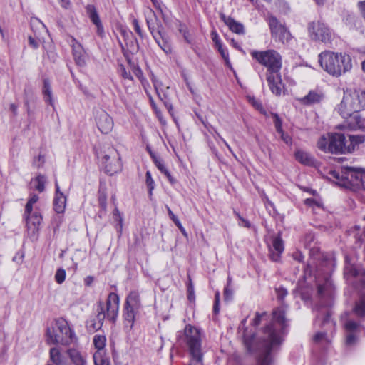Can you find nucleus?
I'll use <instances>...</instances> for the list:
<instances>
[{
	"label": "nucleus",
	"instance_id": "nucleus-1",
	"mask_svg": "<svg viewBox=\"0 0 365 365\" xmlns=\"http://www.w3.org/2000/svg\"><path fill=\"white\" fill-rule=\"evenodd\" d=\"M285 327L284 310L278 308L273 312V321L270 325L264 329V338L262 344L259 345V349H262L264 353V357L259 361V365L268 364L269 354L271 349L280 345L283 341Z\"/></svg>",
	"mask_w": 365,
	"mask_h": 365
},
{
	"label": "nucleus",
	"instance_id": "nucleus-2",
	"mask_svg": "<svg viewBox=\"0 0 365 365\" xmlns=\"http://www.w3.org/2000/svg\"><path fill=\"white\" fill-rule=\"evenodd\" d=\"M320 67L329 75L339 78L353 68L351 56L346 52H335L326 50L318 55Z\"/></svg>",
	"mask_w": 365,
	"mask_h": 365
},
{
	"label": "nucleus",
	"instance_id": "nucleus-3",
	"mask_svg": "<svg viewBox=\"0 0 365 365\" xmlns=\"http://www.w3.org/2000/svg\"><path fill=\"white\" fill-rule=\"evenodd\" d=\"M343 91L342 99L336 106L334 110L345 120L356 111L363 110L364 103L361 101L359 90L346 88Z\"/></svg>",
	"mask_w": 365,
	"mask_h": 365
},
{
	"label": "nucleus",
	"instance_id": "nucleus-4",
	"mask_svg": "<svg viewBox=\"0 0 365 365\" xmlns=\"http://www.w3.org/2000/svg\"><path fill=\"white\" fill-rule=\"evenodd\" d=\"M144 15L148 28L158 45L166 54L171 53L172 46L170 41L163 31V26L158 19L154 11L149 7H146L144 9Z\"/></svg>",
	"mask_w": 365,
	"mask_h": 365
},
{
	"label": "nucleus",
	"instance_id": "nucleus-5",
	"mask_svg": "<svg viewBox=\"0 0 365 365\" xmlns=\"http://www.w3.org/2000/svg\"><path fill=\"white\" fill-rule=\"evenodd\" d=\"M317 148L323 152L333 154H344L346 136L341 133H329L323 135L317 141Z\"/></svg>",
	"mask_w": 365,
	"mask_h": 365
},
{
	"label": "nucleus",
	"instance_id": "nucleus-6",
	"mask_svg": "<svg viewBox=\"0 0 365 365\" xmlns=\"http://www.w3.org/2000/svg\"><path fill=\"white\" fill-rule=\"evenodd\" d=\"M361 168L343 167L340 170H331L330 178L341 187L357 190L356 180L360 173Z\"/></svg>",
	"mask_w": 365,
	"mask_h": 365
},
{
	"label": "nucleus",
	"instance_id": "nucleus-7",
	"mask_svg": "<svg viewBox=\"0 0 365 365\" xmlns=\"http://www.w3.org/2000/svg\"><path fill=\"white\" fill-rule=\"evenodd\" d=\"M251 56L267 68V73L280 71L282 66V56L275 50L252 51Z\"/></svg>",
	"mask_w": 365,
	"mask_h": 365
},
{
	"label": "nucleus",
	"instance_id": "nucleus-8",
	"mask_svg": "<svg viewBox=\"0 0 365 365\" xmlns=\"http://www.w3.org/2000/svg\"><path fill=\"white\" fill-rule=\"evenodd\" d=\"M308 35L310 39L315 42L324 44L331 43L335 34L329 26L321 21H312L307 26Z\"/></svg>",
	"mask_w": 365,
	"mask_h": 365
},
{
	"label": "nucleus",
	"instance_id": "nucleus-9",
	"mask_svg": "<svg viewBox=\"0 0 365 365\" xmlns=\"http://www.w3.org/2000/svg\"><path fill=\"white\" fill-rule=\"evenodd\" d=\"M68 333V323L67 320L63 318H58L56 319L54 325L51 328L47 329V342L50 344L67 345Z\"/></svg>",
	"mask_w": 365,
	"mask_h": 365
},
{
	"label": "nucleus",
	"instance_id": "nucleus-10",
	"mask_svg": "<svg viewBox=\"0 0 365 365\" xmlns=\"http://www.w3.org/2000/svg\"><path fill=\"white\" fill-rule=\"evenodd\" d=\"M97 155L108 175H113L121 170L120 158L113 147H108L106 150L98 153Z\"/></svg>",
	"mask_w": 365,
	"mask_h": 365
},
{
	"label": "nucleus",
	"instance_id": "nucleus-11",
	"mask_svg": "<svg viewBox=\"0 0 365 365\" xmlns=\"http://www.w3.org/2000/svg\"><path fill=\"white\" fill-rule=\"evenodd\" d=\"M185 341L189 347L191 355L197 361L202 360L201 334L200 330L191 325H187L184 330Z\"/></svg>",
	"mask_w": 365,
	"mask_h": 365
},
{
	"label": "nucleus",
	"instance_id": "nucleus-12",
	"mask_svg": "<svg viewBox=\"0 0 365 365\" xmlns=\"http://www.w3.org/2000/svg\"><path fill=\"white\" fill-rule=\"evenodd\" d=\"M119 297L116 293L109 294L106 301V312H105L101 303L99 304L100 311L98 312L97 317L99 322L104 320L107 317L113 322H115L119 311Z\"/></svg>",
	"mask_w": 365,
	"mask_h": 365
},
{
	"label": "nucleus",
	"instance_id": "nucleus-13",
	"mask_svg": "<svg viewBox=\"0 0 365 365\" xmlns=\"http://www.w3.org/2000/svg\"><path fill=\"white\" fill-rule=\"evenodd\" d=\"M140 301L139 294L136 292H131L126 298L123 317L125 320L130 324L132 327L135 315L140 309Z\"/></svg>",
	"mask_w": 365,
	"mask_h": 365
},
{
	"label": "nucleus",
	"instance_id": "nucleus-14",
	"mask_svg": "<svg viewBox=\"0 0 365 365\" xmlns=\"http://www.w3.org/2000/svg\"><path fill=\"white\" fill-rule=\"evenodd\" d=\"M338 128H346L351 130H361L365 131V115L361 114L360 111H356L346 120H344V124L338 126Z\"/></svg>",
	"mask_w": 365,
	"mask_h": 365
},
{
	"label": "nucleus",
	"instance_id": "nucleus-15",
	"mask_svg": "<svg viewBox=\"0 0 365 365\" xmlns=\"http://www.w3.org/2000/svg\"><path fill=\"white\" fill-rule=\"evenodd\" d=\"M95 120L98 128L102 133L108 134L112 131L114 125L113 118L105 110L96 111Z\"/></svg>",
	"mask_w": 365,
	"mask_h": 365
},
{
	"label": "nucleus",
	"instance_id": "nucleus-16",
	"mask_svg": "<svg viewBox=\"0 0 365 365\" xmlns=\"http://www.w3.org/2000/svg\"><path fill=\"white\" fill-rule=\"evenodd\" d=\"M266 79L271 92L275 96H281L284 92V86L280 71L266 73Z\"/></svg>",
	"mask_w": 365,
	"mask_h": 365
},
{
	"label": "nucleus",
	"instance_id": "nucleus-17",
	"mask_svg": "<svg viewBox=\"0 0 365 365\" xmlns=\"http://www.w3.org/2000/svg\"><path fill=\"white\" fill-rule=\"evenodd\" d=\"M344 326L346 333V342L348 345L354 344L359 334L364 333V327L360 324L352 320H348Z\"/></svg>",
	"mask_w": 365,
	"mask_h": 365
},
{
	"label": "nucleus",
	"instance_id": "nucleus-18",
	"mask_svg": "<svg viewBox=\"0 0 365 365\" xmlns=\"http://www.w3.org/2000/svg\"><path fill=\"white\" fill-rule=\"evenodd\" d=\"M72 46V53L75 63L79 67H85L88 59V56L81 43L73 38L70 41Z\"/></svg>",
	"mask_w": 365,
	"mask_h": 365
},
{
	"label": "nucleus",
	"instance_id": "nucleus-19",
	"mask_svg": "<svg viewBox=\"0 0 365 365\" xmlns=\"http://www.w3.org/2000/svg\"><path fill=\"white\" fill-rule=\"evenodd\" d=\"M24 217L26 220L27 230L30 233L34 234L39 230L42 216L38 210H32L29 213H26L25 210Z\"/></svg>",
	"mask_w": 365,
	"mask_h": 365
},
{
	"label": "nucleus",
	"instance_id": "nucleus-20",
	"mask_svg": "<svg viewBox=\"0 0 365 365\" xmlns=\"http://www.w3.org/2000/svg\"><path fill=\"white\" fill-rule=\"evenodd\" d=\"M364 142V135H349L348 138H346V145L344 148V154L352 153L358 150Z\"/></svg>",
	"mask_w": 365,
	"mask_h": 365
},
{
	"label": "nucleus",
	"instance_id": "nucleus-21",
	"mask_svg": "<svg viewBox=\"0 0 365 365\" xmlns=\"http://www.w3.org/2000/svg\"><path fill=\"white\" fill-rule=\"evenodd\" d=\"M284 250V242L280 236L274 237L272 245L269 246L270 257L272 261L277 262Z\"/></svg>",
	"mask_w": 365,
	"mask_h": 365
},
{
	"label": "nucleus",
	"instance_id": "nucleus-22",
	"mask_svg": "<svg viewBox=\"0 0 365 365\" xmlns=\"http://www.w3.org/2000/svg\"><path fill=\"white\" fill-rule=\"evenodd\" d=\"M68 349H61L58 347H53L50 349V359L56 365H66V356Z\"/></svg>",
	"mask_w": 365,
	"mask_h": 365
},
{
	"label": "nucleus",
	"instance_id": "nucleus-23",
	"mask_svg": "<svg viewBox=\"0 0 365 365\" xmlns=\"http://www.w3.org/2000/svg\"><path fill=\"white\" fill-rule=\"evenodd\" d=\"M324 96L322 91L318 89L311 90L307 95L299 98V101L303 105H312L320 103Z\"/></svg>",
	"mask_w": 365,
	"mask_h": 365
},
{
	"label": "nucleus",
	"instance_id": "nucleus-24",
	"mask_svg": "<svg viewBox=\"0 0 365 365\" xmlns=\"http://www.w3.org/2000/svg\"><path fill=\"white\" fill-rule=\"evenodd\" d=\"M66 206V197L60 192L58 184H56V195L53 200V208L57 213H63Z\"/></svg>",
	"mask_w": 365,
	"mask_h": 365
},
{
	"label": "nucleus",
	"instance_id": "nucleus-25",
	"mask_svg": "<svg viewBox=\"0 0 365 365\" xmlns=\"http://www.w3.org/2000/svg\"><path fill=\"white\" fill-rule=\"evenodd\" d=\"M86 10L91 21L96 25L98 34L99 35H102L103 33V28L96 9L93 5H88L86 7Z\"/></svg>",
	"mask_w": 365,
	"mask_h": 365
},
{
	"label": "nucleus",
	"instance_id": "nucleus-26",
	"mask_svg": "<svg viewBox=\"0 0 365 365\" xmlns=\"http://www.w3.org/2000/svg\"><path fill=\"white\" fill-rule=\"evenodd\" d=\"M221 19L232 32L238 34H244V26L240 22L236 21L230 16H226L225 14L221 15Z\"/></svg>",
	"mask_w": 365,
	"mask_h": 365
},
{
	"label": "nucleus",
	"instance_id": "nucleus-27",
	"mask_svg": "<svg viewBox=\"0 0 365 365\" xmlns=\"http://www.w3.org/2000/svg\"><path fill=\"white\" fill-rule=\"evenodd\" d=\"M151 157L158 169L167 177L168 180L170 183L173 184L175 181L170 175L169 170L165 167L163 159H161L160 157L157 155H155L154 154H151Z\"/></svg>",
	"mask_w": 365,
	"mask_h": 365
},
{
	"label": "nucleus",
	"instance_id": "nucleus-28",
	"mask_svg": "<svg viewBox=\"0 0 365 365\" xmlns=\"http://www.w3.org/2000/svg\"><path fill=\"white\" fill-rule=\"evenodd\" d=\"M70 359L75 365L86 364V355L82 354L78 349H70Z\"/></svg>",
	"mask_w": 365,
	"mask_h": 365
},
{
	"label": "nucleus",
	"instance_id": "nucleus-29",
	"mask_svg": "<svg viewBox=\"0 0 365 365\" xmlns=\"http://www.w3.org/2000/svg\"><path fill=\"white\" fill-rule=\"evenodd\" d=\"M294 156L297 161L305 165H310L314 163L313 158L304 150H297Z\"/></svg>",
	"mask_w": 365,
	"mask_h": 365
},
{
	"label": "nucleus",
	"instance_id": "nucleus-30",
	"mask_svg": "<svg viewBox=\"0 0 365 365\" xmlns=\"http://www.w3.org/2000/svg\"><path fill=\"white\" fill-rule=\"evenodd\" d=\"M332 289V283L329 278H327L322 284L319 282L317 284L318 294L321 297L331 295Z\"/></svg>",
	"mask_w": 365,
	"mask_h": 365
},
{
	"label": "nucleus",
	"instance_id": "nucleus-31",
	"mask_svg": "<svg viewBox=\"0 0 365 365\" xmlns=\"http://www.w3.org/2000/svg\"><path fill=\"white\" fill-rule=\"evenodd\" d=\"M93 361L95 365H109L110 361L106 351H96L93 354Z\"/></svg>",
	"mask_w": 365,
	"mask_h": 365
},
{
	"label": "nucleus",
	"instance_id": "nucleus-32",
	"mask_svg": "<svg viewBox=\"0 0 365 365\" xmlns=\"http://www.w3.org/2000/svg\"><path fill=\"white\" fill-rule=\"evenodd\" d=\"M93 342L96 351L104 352L106 339L104 335L96 334L94 336Z\"/></svg>",
	"mask_w": 365,
	"mask_h": 365
},
{
	"label": "nucleus",
	"instance_id": "nucleus-33",
	"mask_svg": "<svg viewBox=\"0 0 365 365\" xmlns=\"http://www.w3.org/2000/svg\"><path fill=\"white\" fill-rule=\"evenodd\" d=\"M43 93L44 96L45 101L53 106V104L52 100L51 88L49 81L48 79H44L43 81Z\"/></svg>",
	"mask_w": 365,
	"mask_h": 365
},
{
	"label": "nucleus",
	"instance_id": "nucleus-34",
	"mask_svg": "<svg viewBox=\"0 0 365 365\" xmlns=\"http://www.w3.org/2000/svg\"><path fill=\"white\" fill-rule=\"evenodd\" d=\"M279 29L278 32L275 34L273 37L277 38L282 43L287 42L291 37L289 31L286 27H280Z\"/></svg>",
	"mask_w": 365,
	"mask_h": 365
},
{
	"label": "nucleus",
	"instance_id": "nucleus-35",
	"mask_svg": "<svg viewBox=\"0 0 365 365\" xmlns=\"http://www.w3.org/2000/svg\"><path fill=\"white\" fill-rule=\"evenodd\" d=\"M46 182V178L42 175H38L35 179L32 180V183L35 189L38 192H43L44 190Z\"/></svg>",
	"mask_w": 365,
	"mask_h": 365
},
{
	"label": "nucleus",
	"instance_id": "nucleus-36",
	"mask_svg": "<svg viewBox=\"0 0 365 365\" xmlns=\"http://www.w3.org/2000/svg\"><path fill=\"white\" fill-rule=\"evenodd\" d=\"M268 21L272 36L278 32L280 27H285L284 25L281 24L274 16L269 17Z\"/></svg>",
	"mask_w": 365,
	"mask_h": 365
},
{
	"label": "nucleus",
	"instance_id": "nucleus-37",
	"mask_svg": "<svg viewBox=\"0 0 365 365\" xmlns=\"http://www.w3.org/2000/svg\"><path fill=\"white\" fill-rule=\"evenodd\" d=\"M113 219L114 222H116L118 224V227H119L118 228V232H122V229H123V215L120 212V211L118 209V207H115L113 210Z\"/></svg>",
	"mask_w": 365,
	"mask_h": 365
},
{
	"label": "nucleus",
	"instance_id": "nucleus-38",
	"mask_svg": "<svg viewBox=\"0 0 365 365\" xmlns=\"http://www.w3.org/2000/svg\"><path fill=\"white\" fill-rule=\"evenodd\" d=\"M145 177H146L145 182H146V185L148 189V195L150 197L153 195V191L155 188V182L152 178L151 173L150 171L146 172Z\"/></svg>",
	"mask_w": 365,
	"mask_h": 365
},
{
	"label": "nucleus",
	"instance_id": "nucleus-39",
	"mask_svg": "<svg viewBox=\"0 0 365 365\" xmlns=\"http://www.w3.org/2000/svg\"><path fill=\"white\" fill-rule=\"evenodd\" d=\"M244 342L249 351H254L255 350L253 344L255 342V336H248L245 331L243 333Z\"/></svg>",
	"mask_w": 365,
	"mask_h": 365
},
{
	"label": "nucleus",
	"instance_id": "nucleus-40",
	"mask_svg": "<svg viewBox=\"0 0 365 365\" xmlns=\"http://www.w3.org/2000/svg\"><path fill=\"white\" fill-rule=\"evenodd\" d=\"M354 313L359 317H363L365 315V302L360 300L355 305L354 309Z\"/></svg>",
	"mask_w": 365,
	"mask_h": 365
},
{
	"label": "nucleus",
	"instance_id": "nucleus-41",
	"mask_svg": "<svg viewBox=\"0 0 365 365\" xmlns=\"http://www.w3.org/2000/svg\"><path fill=\"white\" fill-rule=\"evenodd\" d=\"M218 51L220 52V55L222 56V58L225 60L226 65L232 68L231 63L229 58V53L228 51L223 47L222 45L217 47Z\"/></svg>",
	"mask_w": 365,
	"mask_h": 365
},
{
	"label": "nucleus",
	"instance_id": "nucleus-42",
	"mask_svg": "<svg viewBox=\"0 0 365 365\" xmlns=\"http://www.w3.org/2000/svg\"><path fill=\"white\" fill-rule=\"evenodd\" d=\"M357 190L362 189L365 190V169L361 168L360 173L356 180Z\"/></svg>",
	"mask_w": 365,
	"mask_h": 365
},
{
	"label": "nucleus",
	"instance_id": "nucleus-43",
	"mask_svg": "<svg viewBox=\"0 0 365 365\" xmlns=\"http://www.w3.org/2000/svg\"><path fill=\"white\" fill-rule=\"evenodd\" d=\"M135 75L137 76V77L140 80L141 83H142V85L144 88V89L145 90L146 92L147 91V86H148V83L147 82V81L143 78V72L140 69H137L136 71H135ZM148 96H149L150 98V100L151 101V103H153V98L152 97L150 96V94L148 93H147Z\"/></svg>",
	"mask_w": 365,
	"mask_h": 365
},
{
	"label": "nucleus",
	"instance_id": "nucleus-44",
	"mask_svg": "<svg viewBox=\"0 0 365 365\" xmlns=\"http://www.w3.org/2000/svg\"><path fill=\"white\" fill-rule=\"evenodd\" d=\"M38 197L36 195H33L28 200L25 210L26 213H29V212L32 211L34 205L38 201Z\"/></svg>",
	"mask_w": 365,
	"mask_h": 365
},
{
	"label": "nucleus",
	"instance_id": "nucleus-45",
	"mask_svg": "<svg viewBox=\"0 0 365 365\" xmlns=\"http://www.w3.org/2000/svg\"><path fill=\"white\" fill-rule=\"evenodd\" d=\"M66 271L63 269H58L55 274V279L58 284H61L66 279Z\"/></svg>",
	"mask_w": 365,
	"mask_h": 365
},
{
	"label": "nucleus",
	"instance_id": "nucleus-46",
	"mask_svg": "<svg viewBox=\"0 0 365 365\" xmlns=\"http://www.w3.org/2000/svg\"><path fill=\"white\" fill-rule=\"evenodd\" d=\"M169 215L170 216L173 221L175 223V225L178 227V228L180 230V231L182 232L183 235H186V232L185 228L182 227V224L180 223V220L178 219V217L172 212L170 210H168Z\"/></svg>",
	"mask_w": 365,
	"mask_h": 365
},
{
	"label": "nucleus",
	"instance_id": "nucleus-47",
	"mask_svg": "<svg viewBox=\"0 0 365 365\" xmlns=\"http://www.w3.org/2000/svg\"><path fill=\"white\" fill-rule=\"evenodd\" d=\"M152 81L158 96L161 98L160 91H163V83L155 77L153 76Z\"/></svg>",
	"mask_w": 365,
	"mask_h": 365
},
{
	"label": "nucleus",
	"instance_id": "nucleus-48",
	"mask_svg": "<svg viewBox=\"0 0 365 365\" xmlns=\"http://www.w3.org/2000/svg\"><path fill=\"white\" fill-rule=\"evenodd\" d=\"M248 101L250 103H251L256 109L257 110H262V106L261 103L256 99L254 96H248L247 97Z\"/></svg>",
	"mask_w": 365,
	"mask_h": 365
},
{
	"label": "nucleus",
	"instance_id": "nucleus-49",
	"mask_svg": "<svg viewBox=\"0 0 365 365\" xmlns=\"http://www.w3.org/2000/svg\"><path fill=\"white\" fill-rule=\"evenodd\" d=\"M211 38L212 41L215 43L216 47L222 45L220 38L215 30L211 31Z\"/></svg>",
	"mask_w": 365,
	"mask_h": 365
},
{
	"label": "nucleus",
	"instance_id": "nucleus-50",
	"mask_svg": "<svg viewBox=\"0 0 365 365\" xmlns=\"http://www.w3.org/2000/svg\"><path fill=\"white\" fill-rule=\"evenodd\" d=\"M187 292H188V299L190 301H192L194 300L195 299V296H194V287H193V284L191 282V280H190V282L187 285Z\"/></svg>",
	"mask_w": 365,
	"mask_h": 365
},
{
	"label": "nucleus",
	"instance_id": "nucleus-51",
	"mask_svg": "<svg viewBox=\"0 0 365 365\" xmlns=\"http://www.w3.org/2000/svg\"><path fill=\"white\" fill-rule=\"evenodd\" d=\"M266 315V313L265 312H263V313H258L257 312L256 313V315H255V319H253V322H252V324L256 327V326H258L261 322V320L262 319V318Z\"/></svg>",
	"mask_w": 365,
	"mask_h": 365
},
{
	"label": "nucleus",
	"instance_id": "nucleus-52",
	"mask_svg": "<svg viewBox=\"0 0 365 365\" xmlns=\"http://www.w3.org/2000/svg\"><path fill=\"white\" fill-rule=\"evenodd\" d=\"M133 25L134 26V29H135V32L139 35V36L143 38V31L140 26L138 21L136 19H133Z\"/></svg>",
	"mask_w": 365,
	"mask_h": 365
},
{
	"label": "nucleus",
	"instance_id": "nucleus-53",
	"mask_svg": "<svg viewBox=\"0 0 365 365\" xmlns=\"http://www.w3.org/2000/svg\"><path fill=\"white\" fill-rule=\"evenodd\" d=\"M280 134L282 140L287 144V145H292V139L291 136H289L288 134L284 133V132L282 130V133H279Z\"/></svg>",
	"mask_w": 365,
	"mask_h": 365
},
{
	"label": "nucleus",
	"instance_id": "nucleus-54",
	"mask_svg": "<svg viewBox=\"0 0 365 365\" xmlns=\"http://www.w3.org/2000/svg\"><path fill=\"white\" fill-rule=\"evenodd\" d=\"M274 118H275V120H274V125H275V128H276V130H277V132L279 133H282V121L280 120V118H279L278 115H274Z\"/></svg>",
	"mask_w": 365,
	"mask_h": 365
},
{
	"label": "nucleus",
	"instance_id": "nucleus-55",
	"mask_svg": "<svg viewBox=\"0 0 365 365\" xmlns=\"http://www.w3.org/2000/svg\"><path fill=\"white\" fill-rule=\"evenodd\" d=\"M33 163L38 168L41 167L44 163V156L39 155L37 158L34 159Z\"/></svg>",
	"mask_w": 365,
	"mask_h": 365
},
{
	"label": "nucleus",
	"instance_id": "nucleus-56",
	"mask_svg": "<svg viewBox=\"0 0 365 365\" xmlns=\"http://www.w3.org/2000/svg\"><path fill=\"white\" fill-rule=\"evenodd\" d=\"M357 8L359 9L360 14L365 21V1H361L357 3Z\"/></svg>",
	"mask_w": 365,
	"mask_h": 365
},
{
	"label": "nucleus",
	"instance_id": "nucleus-57",
	"mask_svg": "<svg viewBox=\"0 0 365 365\" xmlns=\"http://www.w3.org/2000/svg\"><path fill=\"white\" fill-rule=\"evenodd\" d=\"M120 72L121 73V76L123 78L128 79V80H133V77L131 74L129 72H127L124 66H120Z\"/></svg>",
	"mask_w": 365,
	"mask_h": 365
},
{
	"label": "nucleus",
	"instance_id": "nucleus-58",
	"mask_svg": "<svg viewBox=\"0 0 365 365\" xmlns=\"http://www.w3.org/2000/svg\"><path fill=\"white\" fill-rule=\"evenodd\" d=\"M219 304H220V293H219V292H217L215 294V304H214V307H213L214 312L216 314L219 312Z\"/></svg>",
	"mask_w": 365,
	"mask_h": 365
},
{
	"label": "nucleus",
	"instance_id": "nucleus-59",
	"mask_svg": "<svg viewBox=\"0 0 365 365\" xmlns=\"http://www.w3.org/2000/svg\"><path fill=\"white\" fill-rule=\"evenodd\" d=\"M232 294H233L232 291L228 287H226L225 288L224 296H225V300H228V299H232Z\"/></svg>",
	"mask_w": 365,
	"mask_h": 365
},
{
	"label": "nucleus",
	"instance_id": "nucleus-60",
	"mask_svg": "<svg viewBox=\"0 0 365 365\" xmlns=\"http://www.w3.org/2000/svg\"><path fill=\"white\" fill-rule=\"evenodd\" d=\"M326 339V335L324 333L319 332L316 334L314 336V340L316 342H320L322 340Z\"/></svg>",
	"mask_w": 365,
	"mask_h": 365
},
{
	"label": "nucleus",
	"instance_id": "nucleus-61",
	"mask_svg": "<svg viewBox=\"0 0 365 365\" xmlns=\"http://www.w3.org/2000/svg\"><path fill=\"white\" fill-rule=\"evenodd\" d=\"M305 204L309 206H314L317 205V207H320L321 204L318 202H317L315 200L312 198H307L305 200Z\"/></svg>",
	"mask_w": 365,
	"mask_h": 365
},
{
	"label": "nucleus",
	"instance_id": "nucleus-62",
	"mask_svg": "<svg viewBox=\"0 0 365 365\" xmlns=\"http://www.w3.org/2000/svg\"><path fill=\"white\" fill-rule=\"evenodd\" d=\"M237 217L240 220L241 222L240 223V225L244 226L246 227H250V223L248 220L242 218L239 213H236Z\"/></svg>",
	"mask_w": 365,
	"mask_h": 365
},
{
	"label": "nucleus",
	"instance_id": "nucleus-63",
	"mask_svg": "<svg viewBox=\"0 0 365 365\" xmlns=\"http://www.w3.org/2000/svg\"><path fill=\"white\" fill-rule=\"evenodd\" d=\"M277 296L278 297L282 299L284 296L287 295V292L284 288L277 289Z\"/></svg>",
	"mask_w": 365,
	"mask_h": 365
},
{
	"label": "nucleus",
	"instance_id": "nucleus-64",
	"mask_svg": "<svg viewBox=\"0 0 365 365\" xmlns=\"http://www.w3.org/2000/svg\"><path fill=\"white\" fill-rule=\"evenodd\" d=\"M359 94L360 96L361 101H362V103H364L363 108L364 110L365 109V90H359Z\"/></svg>",
	"mask_w": 365,
	"mask_h": 365
}]
</instances>
